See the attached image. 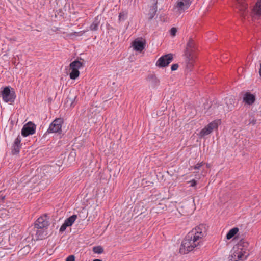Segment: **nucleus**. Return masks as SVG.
<instances>
[{
    "instance_id": "1",
    "label": "nucleus",
    "mask_w": 261,
    "mask_h": 261,
    "mask_svg": "<svg viewBox=\"0 0 261 261\" xmlns=\"http://www.w3.org/2000/svg\"><path fill=\"white\" fill-rule=\"evenodd\" d=\"M249 244L244 240H241L236 247H233L231 254L228 257V261H244L249 255L247 250Z\"/></svg>"
},
{
    "instance_id": "24",
    "label": "nucleus",
    "mask_w": 261,
    "mask_h": 261,
    "mask_svg": "<svg viewBox=\"0 0 261 261\" xmlns=\"http://www.w3.org/2000/svg\"><path fill=\"white\" fill-rule=\"evenodd\" d=\"M93 251L95 253L101 254L103 252V249L101 246H97L93 247Z\"/></svg>"
},
{
    "instance_id": "17",
    "label": "nucleus",
    "mask_w": 261,
    "mask_h": 261,
    "mask_svg": "<svg viewBox=\"0 0 261 261\" xmlns=\"http://www.w3.org/2000/svg\"><path fill=\"white\" fill-rule=\"evenodd\" d=\"M253 11L255 14L260 16H261V0H258L253 8Z\"/></svg>"
},
{
    "instance_id": "16",
    "label": "nucleus",
    "mask_w": 261,
    "mask_h": 261,
    "mask_svg": "<svg viewBox=\"0 0 261 261\" xmlns=\"http://www.w3.org/2000/svg\"><path fill=\"white\" fill-rule=\"evenodd\" d=\"M157 11V2L150 7L148 14V19L151 20L154 17Z\"/></svg>"
},
{
    "instance_id": "30",
    "label": "nucleus",
    "mask_w": 261,
    "mask_h": 261,
    "mask_svg": "<svg viewBox=\"0 0 261 261\" xmlns=\"http://www.w3.org/2000/svg\"><path fill=\"white\" fill-rule=\"evenodd\" d=\"M87 32L86 30H83L80 32H75L73 33V35L75 36H81Z\"/></svg>"
},
{
    "instance_id": "27",
    "label": "nucleus",
    "mask_w": 261,
    "mask_h": 261,
    "mask_svg": "<svg viewBox=\"0 0 261 261\" xmlns=\"http://www.w3.org/2000/svg\"><path fill=\"white\" fill-rule=\"evenodd\" d=\"M21 146H15V145L13 144V148L12 149V153L13 154H16L19 153L20 152V150Z\"/></svg>"
},
{
    "instance_id": "23",
    "label": "nucleus",
    "mask_w": 261,
    "mask_h": 261,
    "mask_svg": "<svg viewBox=\"0 0 261 261\" xmlns=\"http://www.w3.org/2000/svg\"><path fill=\"white\" fill-rule=\"evenodd\" d=\"M127 12L123 11L119 13V21H124L127 19Z\"/></svg>"
},
{
    "instance_id": "33",
    "label": "nucleus",
    "mask_w": 261,
    "mask_h": 261,
    "mask_svg": "<svg viewBox=\"0 0 261 261\" xmlns=\"http://www.w3.org/2000/svg\"><path fill=\"white\" fill-rule=\"evenodd\" d=\"M202 165L203 162L198 163L193 167V168L194 169H199Z\"/></svg>"
},
{
    "instance_id": "31",
    "label": "nucleus",
    "mask_w": 261,
    "mask_h": 261,
    "mask_svg": "<svg viewBox=\"0 0 261 261\" xmlns=\"http://www.w3.org/2000/svg\"><path fill=\"white\" fill-rule=\"evenodd\" d=\"M177 32V29L176 28H172L170 30V34L172 36H174L176 35V33Z\"/></svg>"
},
{
    "instance_id": "2",
    "label": "nucleus",
    "mask_w": 261,
    "mask_h": 261,
    "mask_svg": "<svg viewBox=\"0 0 261 261\" xmlns=\"http://www.w3.org/2000/svg\"><path fill=\"white\" fill-rule=\"evenodd\" d=\"M196 47L194 40L190 38L187 43V46L184 53V62L185 64L186 70L189 72L191 71L195 63L194 53Z\"/></svg>"
},
{
    "instance_id": "25",
    "label": "nucleus",
    "mask_w": 261,
    "mask_h": 261,
    "mask_svg": "<svg viewBox=\"0 0 261 261\" xmlns=\"http://www.w3.org/2000/svg\"><path fill=\"white\" fill-rule=\"evenodd\" d=\"M256 123V120L254 117H250L248 120H245V124L247 125H254Z\"/></svg>"
},
{
    "instance_id": "29",
    "label": "nucleus",
    "mask_w": 261,
    "mask_h": 261,
    "mask_svg": "<svg viewBox=\"0 0 261 261\" xmlns=\"http://www.w3.org/2000/svg\"><path fill=\"white\" fill-rule=\"evenodd\" d=\"M67 227H68V226L66 225V224H65L64 222V223L62 225V226H61V227L59 229L60 232L62 233L64 231H65Z\"/></svg>"
},
{
    "instance_id": "19",
    "label": "nucleus",
    "mask_w": 261,
    "mask_h": 261,
    "mask_svg": "<svg viewBox=\"0 0 261 261\" xmlns=\"http://www.w3.org/2000/svg\"><path fill=\"white\" fill-rule=\"evenodd\" d=\"M239 231L238 227H234L230 229L226 234V239L230 240Z\"/></svg>"
},
{
    "instance_id": "37",
    "label": "nucleus",
    "mask_w": 261,
    "mask_h": 261,
    "mask_svg": "<svg viewBox=\"0 0 261 261\" xmlns=\"http://www.w3.org/2000/svg\"><path fill=\"white\" fill-rule=\"evenodd\" d=\"M259 74L260 76H261V62H260V68H259Z\"/></svg>"
},
{
    "instance_id": "6",
    "label": "nucleus",
    "mask_w": 261,
    "mask_h": 261,
    "mask_svg": "<svg viewBox=\"0 0 261 261\" xmlns=\"http://www.w3.org/2000/svg\"><path fill=\"white\" fill-rule=\"evenodd\" d=\"M220 122V120H216L210 123L207 125L200 130L199 133L200 137L201 138L204 137L211 134L213 130L218 128V124Z\"/></svg>"
},
{
    "instance_id": "35",
    "label": "nucleus",
    "mask_w": 261,
    "mask_h": 261,
    "mask_svg": "<svg viewBox=\"0 0 261 261\" xmlns=\"http://www.w3.org/2000/svg\"><path fill=\"white\" fill-rule=\"evenodd\" d=\"M178 67H179V66H178V64H174L172 65V66H171V70L172 71L176 70L178 69Z\"/></svg>"
},
{
    "instance_id": "38",
    "label": "nucleus",
    "mask_w": 261,
    "mask_h": 261,
    "mask_svg": "<svg viewBox=\"0 0 261 261\" xmlns=\"http://www.w3.org/2000/svg\"><path fill=\"white\" fill-rule=\"evenodd\" d=\"M93 261H101V260L99 259H95L93 260Z\"/></svg>"
},
{
    "instance_id": "9",
    "label": "nucleus",
    "mask_w": 261,
    "mask_h": 261,
    "mask_svg": "<svg viewBox=\"0 0 261 261\" xmlns=\"http://www.w3.org/2000/svg\"><path fill=\"white\" fill-rule=\"evenodd\" d=\"M36 126L31 121L24 125L21 129V135L23 137H27L35 133Z\"/></svg>"
},
{
    "instance_id": "32",
    "label": "nucleus",
    "mask_w": 261,
    "mask_h": 261,
    "mask_svg": "<svg viewBox=\"0 0 261 261\" xmlns=\"http://www.w3.org/2000/svg\"><path fill=\"white\" fill-rule=\"evenodd\" d=\"M66 261H75V257L73 255L68 256L66 259Z\"/></svg>"
},
{
    "instance_id": "36",
    "label": "nucleus",
    "mask_w": 261,
    "mask_h": 261,
    "mask_svg": "<svg viewBox=\"0 0 261 261\" xmlns=\"http://www.w3.org/2000/svg\"><path fill=\"white\" fill-rule=\"evenodd\" d=\"M191 184L190 186L191 187H194L197 185V181L195 179H192L191 181L189 182Z\"/></svg>"
},
{
    "instance_id": "15",
    "label": "nucleus",
    "mask_w": 261,
    "mask_h": 261,
    "mask_svg": "<svg viewBox=\"0 0 261 261\" xmlns=\"http://www.w3.org/2000/svg\"><path fill=\"white\" fill-rule=\"evenodd\" d=\"M76 97V95L70 92L66 98V103H69L71 107H74L76 103L75 99Z\"/></svg>"
},
{
    "instance_id": "21",
    "label": "nucleus",
    "mask_w": 261,
    "mask_h": 261,
    "mask_svg": "<svg viewBox=\"0 0 261 261\" xmlns=\"http://www.w3.org/2000/svg\"><path fill=\"white\" fill-rule=\"evenodd\" d=\"M82 66V63L79 60H75L71 62L70 65V69H75L79 70V69Z\"/></svg>"
},
{
    "instance_id": "20",
    "label": "nucleus",
    "mask_w": 261,
    "mask_h": 261,
    "mask_svg": "<svg viewBox=\"0 0 261 261\" xmlns=\"http://www.w3.org/2000/svg\"><path fill=\"white\" fill-rule=\"evenodd\" d=\"M99 21L98 20V16L96 17L92 24L90 26V29L91 31H96L98 30L99 25Z\"/></svg>"
},
{
    "instance_id": "28",
    "label": "nucleus",
    "mask_w": 261,
    "mask_h": 261,
    "mask_svg": "<svg viewBox=\"0 0 261 261\" xmlns=\"http://www.w3.org/2000/svg\"><path fill=\"white\" fill-rule=\"evenodd\" d=\"M13 144L15 145V146L18 145L21 146L22 144L21 143V138L19 135H18L17 137L15 139Z\"/></svg>"
},
{
    "instance_id": "14",
    "label": "nucleus",
    "mask_w": 261,
    "mask_h": 261,
    "mask_svg": "<svg viewBox=\"0 0 261 261\" xmlns=\"http://www.w3.org/2000/svg\"><path fill=\"white\" fill-rule=\"evenodd\" d=\"M255 95L250 92H246L243 96V101L248 105H252L255 101Z\"/></svg>"
},
{
    "instance_id": "26",
    "label": "nucleus",
    "mask_w": 261,
    "mask_h": 261,
    "mask_svg": "<svg viewBox=\"0 0 261 261\" xmlns=\"http://www.w3.org/2000/svg\"><path fill=\"white\" fill-rule=\"evenodd\" d=\"M42 229H37L36 230V235L38 239H42L44 238L45 235L44 234V231L42 230Z\"/></svg>"
},
{
    "instance_id": "10",
    "label": "nucleus",
    "mask_w": 261,
    "mask_h": 261,
    "mask_svg": "<svg viewBox=\"0 0 261 261\" xmlns=\"http://www.w3.org/2000/svg\"><path fill=\"white\" fill-rule=\"evenodd\" d=\"M49 223L47 219V216H41L34 223L35 228L37 229H47Z\"/></svg>"
},
{
    "instance_id": "13",
    "label": "nucleus",
    "mask_w": 261,
    "mask_h": 261,
    "mask_svg": "<svg viewBox=\"0 0 261 261\" xmlns=\"http://www.w3.org/2000/svg\"><path fill=\"white\" fill-rule=\"evenodd\" d=\"M191 3L192 0H178L176 4V7L178 10L187 9Z\"/></svg>"
},
{
    "instance_id": "11",
    "label": "nucleus",
    "mask_w": 261,
    "mask_h": 261,
    "mask_svg": "<svg viewBox=\"0 0 261 261\" xmlns=\"http://www.w3.org/2000/svg\"><path fill=\"white\" fill-rule=\"evenodd\" d=\"M236 8L239 11L242 17H245L248 12L247 5L245 0H236L235 2Z\"/></svg>"
},
{
    "instance_id": "22",
    "label": "nucleus",
    "mask_w": 261,
    "mask_h": 261,
    "mask_svg": "<svg viewBox=\"0 0 261 261\" xmlns=\"http://www.w3.org/2000/svg\"><path fill=\"white\" fill-rule=\"evenodd\" d=\"M71 72L70 73V78L72 80H75L77 79L80 75V72L79 70L75 69H70Z\"/></svg>"
},
{
    "instance_id": "5",
    "label": "nucleus",
    "mask_w": 261,
    "mask_h": 261,
    "mask_svg": "<svg viewBox=\"0 0 261 261\" xmlns=\"http://www.w3.org/2000/svg\"><path fill=\"white\" fill-rule=\"evenodd\" d=\"M2 96L3 100L6 102H13L16 97L15 91L9 87L4 88L2 91Z\"/></svg>"
},
{
    "instance_id": "4",
    "label": "nucleus",
    "mask_w": 261,
    "mask_h": 261,
    "mask_svg": "<svg viewBox=\"0 0 261 261\" xmlns=\"http://www.w3.org/2000/svg\"><path fill=\"white\" fill-rule=\"evenodd\" d=\"M207 234V229L204 224H200L195 227L190 232L188 233V238L194 239V242L199 241L202 243L203 238Z\"/></svg>"
},
{
    "instance_id": "18",
    "label": "nucleus",
    "mask_w": 261,
    "mask_h": 261,
    "mask_svg": "<svg viewBox=\"0 0 261 261\" xmlns=\"http://www.w3.org/2000/svg\"><path fill=\"white\" fill-rule=\"evenodd\" d=\"M77 218V215H73L69 217L68 218L66 219L64 223L66 224V225L69 227L72 225L75 221Z\"/></svg>"
},
{
    "instance_id": "12",
    "label": "nucleus",
    "mask_w": 261,
    "mask_h": 261,
    "mask_svg": "<svg viewBox=\"0 0 261 261\" xmlns=\"http://www.w3.org/2000/svg\"><path fill=\"white\" fill-rule=\"evenodd\" d=\"M145 40L142 38L135 39L133 42L134 49L137 51L141 52L145 48Z\"/></svg>"
},
{
    "instance_id": "7",
    "label": "nucleus",
    "mask_w": 261,
    "mask_h": 261,
    "mask_svg": "<svg viewBox=\"0 0 261 261\" xmlns=\"http://www.w3.org/2000/svg\"><path fill=\"white\" fill-rule=\"evenodd\" d=\"M63 123V120L61 118H58L55 119L50 124L48 129L46 133H61L62 132L61 128L62 124Z\"/></svg>"
},
{
    "instance_id": "34",
    "label": "nucleus",
    "mask_w": 261,
    "mask_h": 261,
    "mask_svg": "<svg viewBox=\"0 0 261 261\" xmlns=\"http://www.w3.org/2000/svg\"><path fill=\"white\" fill-rule=\"evenodd\" d=\"M148 77L150 79L154 80L155 81V82L159 83V81L157 79V78L156 77V76L154 75H152V74L149 75Z\"/></svg>"
},
{
    "instance_id": "3",
    "label": "nucleus",
    "mask_w": 261,
    "mask_h": 261,
    "mask_svg": "<svg viewBox=\"0 0 261 261\" xmlns=\"http://www.w3.org/2000/svg\"><path fill=\"white\" fill-rule=\"evenodd\" d=\"M188 238V234L181 242L179 249V252L181 254H186L194 250V248H198L201 246V243L198 241H194V239Z\"/></svg>"
},
{
    "instance_id": "8",
    "label": "nucleus",
    "mask_w": 261,
    "mask_h": 261,
    "mask_svg": "<svg viewBox=\"0 0 261 261\" xmlns=\"http://www.w3.org/2000/svg\"><path fill=\"white\" fill-rule=\"evenodd\" d=\"M173 60V54H168L161 56L156 61V66L159 67L167 66Z\"/></svg>"
}]
</instances>
